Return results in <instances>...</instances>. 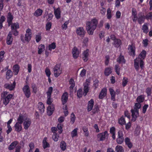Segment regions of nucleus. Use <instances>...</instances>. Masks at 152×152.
I'll list each match as a JSON object with an SVG mask.
<instances>
[{
  "mask_svg": "<svg viewBox=\"0 0 152 152\" xmlns=\"http://www.w3.org/2000/svg\"><path fill=\"white\" fill-rule=\"evenodd\" d=\"M80 53V50H79L76 47H75L73 48L72 50V53L74 58H77L79 56Z\"/></svg>",
  "mask_w": 152,
  "mask_h": 152,
  "instance_id": "14",
  "label": "nucleus"
},
{
  "mask_svg": "<svg viewBox=\"0 0 152 152\" xmlns=\"http://www.w3.org/2000/svg\"><path fill=\"white\" fill-rule=\"evenodd\" d=\"M47 138L45 137L44 138L42 141L43 148L44 149H45L47 148L50 147V144L47 141Z\"/></svg>",
  "mask_w": 152,
  "mask_h": 152,
  "instance_id": "25",
  "label": "nucleus"
},
{
  "mask_svg": "<svg viewBox=\"0 0 152 152\" xmlns=\"http://www.w3.org/2000/svg\"><path fill=\"white\" fill-rule=\"evenodd\" d=\"M59 135L57 134L56 133H54L52 135V139L54 141H57L58 140Z\"/></svg>",
  "mask_w": 152,
  "mask_h": 152,
  "instance_id": "50",
  "label": "nucleus"
},
{
  "mask_svg": "<svg viewBox=\"0 0 152 152\" xmlns=\"http://www.w3.org/2000/svg\"><path fill=\"white\" fill-rule=\"evenodd\" d=\"M84 133V135L85 136L87 137L88 136L89 133L88 131V129L86 127H82Z\"/></svg>",
  "mask_w": 152,
  "mask_h": 152,
  "instance_id": "48",
  "label": "nucleus"
},
{
  "mask_svg": "<svg viewBox=\"0 0 152 152\" xmlns=\"http://www.w3.org/2000/svg\"><path fill=\"white\" fill-rule=\"evenodd\" d=\"M98 21L96 18H93L90 21L87 22L86 23V29L89 35H93L94 30L96 29Z\"/></svg>",
  "mask_w": 152,
  "mask_h": 152,
  "instance_id": "2",
  "label": "nucleus"
},
{
  "mask_svg": "<svg viewBox=\"0 0 152 152\" xmlns=\"http://www.w3.org/2000/svg\"><path fill=\"white\" fill-rule=\"evenodd\" d=\"M54 110V105L52 104L48 106L47 108V113L49 115H52Z\"/></svg>",
  "mask_w": 152,
  "mask_h": 152,
  "instance_id": "19",
  "label": "nucleus"
},
{
  "mask_svg": "<svg viewBox=\"0 0 152 152\" xmlns=\"http://www.w3.org/2000/svg\"><path fill=\"white\" fill-rule=\"evenodd\" d=\"M45 46L43 44H40L38 46V54H41L45 50Z\"/></svg>",
  "mask_w": 152,
  "mask_h": 152,
  "instance_id": "27",
  "label": "nucleus"
},
{
  "mask_svg": "<svg viewBox=\"0 0 152 152\" xmlns=\"http://www.w3.org/2000/svg\"><path fill=\"white\" fill-rule=\"evenodd\" d=\"M53 88L52 87H49L47 91L46 92V94L47 96L49 97H51L52 92L53 91Z\"/></svg>",
  "mask_w": 152,
  "mask_h": 152,
  "instance_id": "42",
  "label": "nucleus"
},
{
  "mask_svg": "<svg viewBox=\"0 0 152 152\" xmlns=\"http://www.w3.org/2000/svg\"><path fill=\"white\" fill-rule=\"evenodd\" d=\"M22 90L26 97L27 98L30 97L31 92L29 86L28 85L24 86L22 88Z\"/></svg>",
  "mask_w": 152,
  "mask_h": 152,
  "instance_id": "11",
  "label": "nucleus"
},
{
  "mask_svg": "<svg viewBox=\"0 0 152 152\" xmlns=\"http://www.w3.org/2000/svg\"><path fill=\"white\" fill-rule=\"evenodd\" d=\"M94 102V101L93 99H91L88 101L87 106V109L88 111H90L92 109Z\"/></svg>",
  "mask_w": 152,
  "mask_h": 152,
  "instance_id": "22",
  "label": "nucleus"
},
{
  "mask_svg": "<svg viewBox=\"0 0 152 152\" xmlns=\"http://www.w3.org/2000/svg\"><path fill=\"white\" fill-rule=\"evenodd\" d=\"M32 36V32L30 28H28L26 31V32L24 37L23 35L20 36V39L22 42H29L30 41Z\"/></svg>",
  "mask_w": 152,
  "mask_h": 152,
  "instance_id": "5",
  "label": "nucleus"
},
{
  "mask_svg": "<svg viewBox=\"0 0 152 152\" xmlns=\"http://www.w3.org/2000/svg\"><path fill=\"white\" fill-rule=\"evenodd\" d=\"M131 112L132 113V120L133 121H135L136 120L137 118L139 115V111L137 110L134 109L131 110Z\"/></svg>",
  "mask_w": 152,
  "mask_h": 152,
  "instance_id": "15",
  "label": "nucleus"
},
{
  "mask_svg": "<svg viewBox=\"0 0 152 152\" xmlns=\"http://www.w3.org/2000/svg\"><path fill=\"white\" fill-rule=\"evenodd\" d=\"M18 142L15 141L12 143L9 146L8 148L9 150H12L16 147V145H18Z\"/></svg>",
  "mask_w": 152,
  "mask_h": 152,
  "instance_id": "32",
  "label": "nucleus"
},
{
  "mask_svg": "<svg viewBox=\"0 0 152 152\" xmlns=\"http://www.w3.org/2000/svg\"><path fill=\"white\" fill-rule=\"evenodd\" d=\"M45 73L46 76L48 77H50V75L51 74V71L50 69L48 68H46L45 69Z\"/></svg>",
  "mask_w": 152,
  "mask_h": 152,
  "instance_id": "52",
  "label": "nucleus"
},
{
  "mask_svg": "<svg viewBox=\"0 0 152 152\" xmlns=\"http://www.w3.org/2000/svg\"><path fill=\"white\" fill-rule=\"evenodd\" d=\"M118 122L121 125H123L126 123V121L124 116L121 117L120 119H118Z\"/></svg>",
  "mask_w": 152,
  "mask_h": 152,
  "instance_id": "41",
  "label": "nucleus"
},
{
  "mask_svg": "<svg viewBox=\"0 0 152 152\" xmlns=\"http://www.w3.org/2000/svg\"><path fill=\"white\" fill-rule=\"evenodd\" d=\"M31 88L33 89V92L34 93H37V89L35 85V84L32 85Z\"/></svg>",
  "mask_w": 152,
  "mask_h": 152,
  "instance_id": "64",
  "label": "nucleus"
},
{
  "mask_svg": "<svg viewBox=\"0 0 152 152\" xmlns=\"http://www.w3.org/2000/svg\"><path fill=\"white\" fill-rule=\"evenodd\" d=\"M53 75L56 77H57L63 73V69L61 64H56L53 69Z\"/></svg>",
  "mask_w": 152,
  "mask_h": 152,
  "instance_id": "6",
  "label": "nucleus"
},
{
  "mask_svg": "<svg viewBox=\"0 0 152 152\" xmlns=\"http://www.w3.org/2000/svg\"><path fill=\"white\" fill-rule=\"evenodd\" d=\"M125 144L126 145L128 146V147L129 148H132L133 145L132 143L131 142L130 139L128 137H126L125 139Z\"/></svg>",
  "mask_w": 152,
  "mask_h": 152,
  "instance_id": "30",
  "label": "nucleus"
},
{
  "mask_svg": "<svg viewBox=\"0 0 152 152\" xmlns=\"http://www.w3.org/2000/svg\"><path fill=\"white\" fill-rule=\"evenodd\" d=\"M78 129L77 127H76L71 132V136L72 138H74L75 137H77L78 136L77 131Z\"/></svg>",
  "mask_w": 152,
  "mask_h": 152,
  "instance_id": "29",
  "label": "nucleus"
},
{
  "mask_svg": "<svg viewBox=\"0 0 152 152\" xmlns=\"http://www.w3.org/2000/svg\"><path fill=\"white\" fill-rule=\"evenodd\" d=\"M66 143L64 141H62L60 144V147L62 151H65L66 149Z\"/></svg>",
  "mask_w": 152,
  "mask_h": 152,
  "instance_id": "40",
  "label": "nucleus"
},
{
  "mask_svg": "<svg viewBox=\"0 0 152 152\" xmlns=\"http://www.w3.org/2000/svg\"><path fill=\"white\" fill-rule=\"evenodd\" d=\"M86 71L85 69H83L81 71L80 73V75L81 76L83 77L85 76L86 73Z\"/></svg>",
  "mask_w": 152,
  "mask_h": 152,
  "instance_id": "63",
  "label": "nucleus"
},
{
  "mask_svg": "<svg viewBox=\"0 0 152 152\" xmlns=\"http://www.w3.org/2000/svg\"><path fill=\"white\" fill-rule=\"evenodd\" d=\"M13 41V38L12 37V34L10 31L8 34L6 39V43L7 45L12 44Z\"/></svg>",
  "mask_w": 152,
  "mask_h": 152,
  "instance_id": "21",
  "label": "nucleus"
},
{
  "mask_svg": "<svg viewBox=\"0 0 152 152\" xmlns=\"http://www.w3.org/2000/svg\"><path fill=\"white\" fill-rule=\"evenodd\" d=\"M76 32L77 35L82 36H84L85 34V31L83 27L77 28Z\"/></svg>",
  "mask_w": 152,
  "mask_h": 152,
  "instance_id": "20",
  "label": "nucleus"
},
{
  "mask_svg": "<svg viewBox=\"0 0 152 152\" xmlns=\"http://www.w3.org/2000/svg\"><path fill=\"white\" fill-rule=\"evenodd\" d=\"M20 116V114H19L17 119L18 121L16 123L14 126L15 131L17 132H20V131H22L23 129V127L22 126V121H21L19 120V118Z\"/></svg>",
  "mask_w": 152,
  "mask_h": 152,
  "instance_id": "9",
  "label": "nucleus"
},
{
  "mask_svg": "<svg viewBox=\"0 0 152 152\" xmlns=\"http://www.w3.org/2000/svg\"><path fill=\"white\" fill-rule=\"evenodd\" d=\"M16 83L15 81H14L12 83H6L4 85V87L10 91L13 90L15 87Z\"/></svg>",
  "mask_w": 152,
  "mask_h": 152,
  "instance_id": "17",
  "label": "nucleus"
},
{
  "mask_svg": "<svg viewBox=\"0 0 152 152\" xmlns=\"http://www.w3.org/2000/svg\"><path fill=\"white\" fill-rule=\"evenodd\" d=\"M144 98H145L143 95H140V96H138L137 99V101L140 103L142 102L143 101Z\"/></svg>",
  "mask_w": 152,
  "mask_h": 152,
  "instance_id": "46",
  "label": "nucleus"
},
{
  "mask_svg": "<svg viewBox=\"0 0 152 152\" xmlns=\"http://www.w3.org/2000/svg\"><path fill=\"white\" fill-rule=\"evenodd\" d=\"M108 137L109 134L107 131H105V132L99 133L97 135V139L99 141L104 140L106 138H107Z\"/></svg>",
  "mask_w": 152,
  "mask_h": 152,
  "instance_id": "10",
  "label": "nucleus"
},
{
  "mask_svg": "<svg viewBox=\"0 0 152 152\" xmlns=\"http://www.w3.org/2000/svg\"><path fill=\"white\" fill-rule=\"evenodd\" d=\"M128 82V79L127 77H124L122 80V85L123 87H125Z\"/></svg>",
  "mask_w": 152,
  "mask_h": 152,
  "instance_id": "43",
  "label": "nucleus"
},
{
  "mask_svg": "<svg viewBox=\"0 0 152 152\" xmlns=\"http://www.w3.org/2000/svg\"><path fill=\"white\" fill-rule=\"evenodd\" d=\"M117 61L119 63H125V60L123 56L120 55L117 59Z\"/></svg>",
  "mask_w": 152,
  "mask_h": 152,
  "instance_id": "37",
  "label": "nucleus"
},
{
  "mask_svg": "<svg viewBox=\"0 0 152 152\" xmlns=\"http://www.w3.org/2000/svg\"><path fill=\"white\" fill-rule=\"evenodd\" d=\"M89 50L88 49H86V50L83 52L82 58L84 61H87L89 55Z\"/></svg>",
  "mask_w": 152,
  "mask_h": 152,
  "instance_id": "16",
  "label": "nucleus"
},
{
  "mask_svg": "<svg viewBox=\"0 0 152 152\" xmlns=\"http://www.w3.org/2000/svg\"><path fill=\"white\" fill-rule=\"evenodd\" d=\"M124 141V138L123 132L122 131H119L118 132V137L116 140L118 144H121Z\"/></svg>",
  "mask_w": 152,
  "mask_h": 152,
  "instance_id": "13",
  "label": "nucleus"
},
{
  "mask_svg": "<svg viewBox=\"0 0 152 152\" xmlns=\"http://www.w3.org/2000/svg\"><path fill=\"white\" fill-rule=\"evenodd\" d=\"M13 96L12 94H9L7 91L3 92L1 94V97L4 104L5 105H7Z\"/></svg>",
  "mask_w": 152,
  "mask_h": 152,
  "instance_id": "4",
  "label": "nucleus"
},
{
  "mask_svg": "<svg viewBox=\"0 0 152 152\" xmlns=\"http://www.w3.org/2000/svg\"><path fill=\"white\" fill-rule=\"evenodd\" d=\"M20 67L18 64H15L13 67V72L15 75H16L19 71Z\"/></svg>",
  "mask_w": 152,
  "mask_h": 152,
  "instance_id": "31",
  "label": "nucleus"
},
{
  "mask_svg": "<svg viewBox=\"0 0 152 152\" xmlns=\"http://www.w3.org/2000/svg\"><path fill=\"white\" fill-rule=\"evenodd\" d=\"M109 90L110 94L111 95V99L112 100H115V93L113 89L112 88H110L109 89Z\"/></svg>",
  "mask_w": 152,
  "mask_h": 152,
  "instance_id": "28",
  "label": "nucleus"
},
{
  "mask_svg": "<svg viewBox=\"0 0 152 152\" xmlns=\"http://www.w3.org/2000/svg\"><path fill=\"white\" fill-rule=\"evenodd\" d=\"M128 52L130 55L134 56L135 55V45L133 43L129 45L128 47Z\"/></svg>",
  "mask_w": 152,
  "mask_h": 152,
  "instance_id": "12",
  "label": "nucleus"
},
{
  "mask_svg": "<svg viewBox=\"0 0 152 152\" xmlns=\"http://www.w3.org/2000/svg\"><path fill=\"white\" fill-rule=\"evenodd\" d=\"M69 23V21H66L64 24L62 26V28L63 29H66L67 28V25Z\"/></svg>",
  "mask_w": 152,
  "mask_h": 152,
  "instance_id": "54",
  "label": "nucleus"
},
{
  "mask_svg": "<svg viewBox=\"0 0 152 152\" xmlns=\"http://www.w3.org/2000/svg\"><path fill=\"white\" fill-rule=\"evenodd\" d=\"M137 12L136 10H132V17H133L132 19L134 22H136L138 20V22L140 23H142L144 21L145 17L143 16H141L137 18L136 15Z\"/></svg>",
  "mask_w": 152,
  "mask_h": 152,
  "instance_id": "7",
  "label": "nucleus"
},
{
  "mask_svg": "<svg viewBox=\"0 0 152 152\" xmlns=\"http://www.w3.org/2000/svg\"><path fill=\"white\" fill-rule=\"evenodd\" d=\"M77 95L79 98L81 97L82 96L83 91L82 89H79L77 91Z\"/></svg>",
  "mask_w": 152,
  "mask_h": 152,
  "instance_id": "60",
  "label": "nucleus"
},
{
  "mask_svg": "<svg viewBox=\"0 0 152 152\" xmlns=\"http://www.w3.org/2000/svg\"><path fill=\"white\" fill-rule=\"evenodd\" d=\"M43 12L42 10H36L34 15L36 16H39L42 15V12Z\"/></svg>",
  "mask_w": 152,
  "mask_h": 152,
  "instance_id": "51",
  "label": "nucleus"
},
{
  "mask_svg": "<svg viewBox=\"0 0 152 152\" xmlns=\"http://www.w3.org/2000/svg\"><path fill=\"white\" fill-rule=\"evenodd\" d=\"M75 120L76 116L75 114L73 113H71L70 116V123L72 124H73Z\"/></svg>",
  "mask_w": 152,
  "mask_h": 152,
  "instance_id": "36",
  "label": "nucleus"
},
{
  "mask_svg": "<svg viewBox=\"0 0 152 152\" xmlns=\"http://www.w3.org/2000/svg\"><path fill=\"white\" fill-rule=\"evenodd\" d=\"M54 14L56 18L59 19L61 17V11L60 10H56L54 11Z\"/></svg>",
  "mask_w": 152,
  "mask_h": 152,
  "instance_id": "38",
  "label": "nucleus"
},
{
  "mask_svg": "<svg viewBox=\"0 0 152 152\" xmlns=\"http://www.w3.org/2000/svg\"><path fill=\"white\" fill-rule=\"evenodd\" d=\"M69 83L70 85L69 87L70 89L72 90L75 86V81L72 79H71L69 80Z\"/></svg>",
  "mask_w": 152,
  "mask_h": 152,
  "instance_id": "44",
  "label": "nucleus"
},
{
  "mask_svg": "<svg viewBox=\"0 0 152 152\" xmlns=\"http://www.w3.org/2000/svg\"><path fill=\"white\" fill-rule=\"evenodd\" d=\"M41 39V36L40 34H38L36 36V41L37 42H39Z\"/></svg>",
  "mask_w": 152,
  "mask_h": 152,
  "instance_id": "58",
  "label": "nucleus"
},
{
  "mask_svg": "<svg viewBox=\"0 0 152 152\" xmlns=\"http://www.w3.org/2000/svg\"><path fill=\"white\" fill-rule=\"evenodd\" d=\"M12 75V73L10 69H8L6 72V77L7 79H10Z\"/></svg>",
  "mask_w": 152,
  "mask_h": 152,
  "instance_id": "39",
  "label": "nucleus"
},
{
  "mask_svg": "<svg viewBox=\"0 0 152 152\" xmlns=\"http://www.w3.org/2000/svg\"><path fill=\"white\" fill-rule=\"evenodd\" d=\"M5 54V52L3 50H2L0 52V61H3V58L4 57V55Z\"/></svg>",
  "mask_w": 152,
  "mask_h": 152,
  "instance_id": "61",
  "label": "nucleus"
},
{
  "mask_svg": "<svg viewBox=\"0 0 152 152\" xmlns=\"http://www.w3.org/2000/svg\"><path fill=\"white\" fill-rule=\"evenodd\" d=\"M12 31H13L14 29H17L19 28V24L18 23H14L11 24V26Z\"/></svg>",
  "mask_w": 152,
  "mask_h": 152,
  "instance_id": "34",
  "label": "nucleus"
},
{
  "mask_svg": "<svg viewBox=\"0 0 152 152\" xmlns=\"http://www.w3.org/2000/svg\"><path fill=\"white\" fill-rule=\"evenodd\" d=\"M52 23L50 22H48L46 24V30H49L51 28Z\"/></svg>",
  "mask_w": 152,
  "mask_h": 152,
  "instance_id": "55",
  "label": "nucleus"
},
{
  "mask_svg": "<svg viewBox=\"0 0 152 152\" xmlns=\"http://www.w3.org/2000/svg\"><path fill=\"white\" fill-rule=\"evenodd\" d=\"M57 127L58 129L59 130V133H61L62 132V127L61 124H58L57 125Z\"/></svg>",
  "mask_w": 152,
  "mask_h": 152,
  "instance_id": "62",
  "label": "nucleus"
},
{
  "mask_svg": "<svg viewBox=\"0 0 152 152\" xmlns=\"http://www.w3.org/2000/svg\"><path fill=\"white\" fill-rule=\"evenodd\" d=\"M19 120L22 121L24 129L25 130L28 129L31 124V119L28 118L26 114L24 113L20 114Z\"/></svg>",
  "mask_w": 152,
  "mask_h": 152,
  "instance_id": "3",
  "label": "nucleus"
},
{
  "mask_svg": "<svg viewBox=\"0 0 152 152\" xmlns=\"http://www.w3.org/2000/svg\"><path fill=\"white\" fill-rule=\"evenodd\" d=\"M115 71L117 74L119 75L120 74V68L118 65H115Z\"/></svg>",
  "mask_w": 152,
  "mask_h": 152,
  "instance_id": "56",
  "label": "nucleus"
},
{
  "mask_svg": "<svg viewBox=\"0 0 152 152\" xmlns=\"http://www.w3.org/2000/svg\"><path fill=\"white\" fill-rule=\"evenodd\" d=\"M115 150L117 152H124V148L122 146L117 145L115 147Z\"/></svg>",
  "mask_w": 152,
  "mask_h": 152,
  "instance_id": "45",
  "label": "nucleus"
},
{
  "mask_svg": "<svg viewBox=\"0 0 152 152\" xmlns=\"http://www.w3.org/2000/svg\"><path fill=\"white\" fill-rule=\"evenodd\" d=\"M107 89L106 88H103L101 91L99 95V99H102L106 96L107 94Z\"/></svg>",
  "mask_w": 152,
  "mask_h": 152,
  "instance_id": "23",
  "label": "nucleus"
},
{
  "mask_svg": "<svg viewBox=\"0 0 152 152\" xmlns=\"http://www.w3.org/2000/svg\"><path fill=\"white\" fill-rule=\"evenodd\" d=\"M56 47V45L55 43L53 42L49 45L48 46L49 50H52V49H54Z\"/></svg>",
  "mask_w": 152,
  "mask_h": 152,
  "instance_id": "47",
  "label": "nucleus"
},
{
  "mask_svg": "<svg viewBox=\"0 0 152 152\" xmlns=\"http://www.w3.org/2000/svg\"><path fill=\"white\" fill-rule=\"evenodd\" d=\"M29 147L30 148V149L28 152H32V151L34 148V144L33 143L31 142L29 145Z\"/></svg>",
  "mask_w": 152,
  "mask_h": 152,
  "instance_id": "53",
  "label": "nucleus"
},
{
  "mask_svg": "<svg viewBox=\"0 0 152 152\" xmlns=\"http://www.w3.org/2000/svg\"><path fill=\"white\" fill-rule=\"evenodd\" d=\"M13 18V16L12 15L11 13L9 12L8 14L7 17V21L9 26H10Z\"/></svg>",
  "mask_w": 152,
  "mask_h": 152,
  "instance_id": "35",
  "label": "nucleus"
},
{
  "mask_svg": "<svg viewBox=\"0 0 152 152\" xmlns=\"http://www.w3.org/2000/svg\"><path fill=\"white\" fill-rule=\"evenodd\" d=\"M112 68L110 67L106 68L104 72L105 75L106 76H108L112 73Z\"/></svg>",
  "mask_w": 152,
  "mask_h": 152,
  "instance_id": "33",
  "label": "nucleus"
},
{
  "mask_svg": "<svg viewBox=\"0 0 152 152\" xmlns=\"http://www.w3.org/2000/svg\"><path fill=\"white\" fill-rule=\"evenodd\" d=\"M142 30L143 32L145 33H147L148 32V28L146 24H144V25L142 26Z\"/></svg>",
  "mask_w": 152,
  "mask_h": 152,
  "instance_id": "49",
  "label": "nucleus"
},
{
  "mask_svg": "<svg viewBox=\"0 0 152 152\" xmlns=\"http://www.w3.org/2000/svg\"><path fill=\"white\" fill-rule=\"evenodd\" d=\"M146 52L145 50H142L139 54L138 58H137L134 60V66L137 70H138L140 64V67L142 69L144 63L143 59L145 58L146 56Z\"/></svg>",
  "mask_w": 152,
  "mask_h": 152,
  "instance_id": "1",
  "label": "nucleus"
},
{
  "mask_svg": "<svg viewBox=\"0 0 152 152\" xmlns=\"http://www.w3.org/2000/svg\"><path fill=\"white\" fill-rule=\"evenodd\" d=\"M68 94L66 92L64 93L62 95L61 97V101L63 104H64L67 102L68 100Z\"/></svg>",
  "mask_w": 152,
  "mask_h": 152,
  "instance_id": "18",
  "label": "nucleus"
},
{
  "mask_svg": "<svg viewBox=\"0 0 152 152\" xmlns=\"http://www.w3.org/2000/svg\"><path fill=\"white\" fill-rule=\"evenodd\" d=\"M91 81V78L87 79L83 84V94L85 96L86 95L87 93L89 91V86Z\"/></svg>",
  "mask_w": 152,
  "mask_h": 152,
  "instance_id": "8",
  "label": "nucleus"
},
{
  "mask_svg": "<svg viewBox=\"0 0 152 152\" xmlns=\"http://www.w3.org/2000/svg\"><path fill=\"white\" fill-rule=\"evenodd\" d=\"M141 104L140 103L138 102V103H136L135 104L134 108L137 111H139V109L141 107Z\"/></svg>",
  "mask_w": 152,
  "mask_h": 152,
  "instance_id": "59",
  "label": "nucleus"
},
{
  "mask_svg": "<svg viewBox=\"0 0 152 152\" xmlns=\"http://www.w3.org/2000/svg\"><path fill=\"white\" fill-rule=\"evenodd\" d=\"M53 101V99L51 97H47V100L46 101V103L48 104L51 105L52 102Z\"/></svg>",
  "mask_w": 152,
  "mask_h": 152,
  "instance_id": "57",
  "label": "nucleus"
},
{
  "mask_svg": "<svg viewBox=\"0 0 152 152\" xmlns=\"http://www.w3.org/2000/svg\"><path fill=\"white\" fill-rule=\"evenodd\" d=\"M121 44V41L118 39H115L113 42V45L115 47H118Z\"/></svg>",
  "mask_w": 152,
  "mask_h": 152,
  "instance_id": "26",
  "label": "nucleus"
},
{
  "mask_svg": "<svg viewBox=\"0 0 152 152\" xmlns=\"http://www.w3.org/2000/svg\"><path fill=\"white\" fill-rule=\"evenodd\" d=\"M38 108L41 113H43L45 111V107L43 103L39 102L38 104Z\"/></svg>",
  "mask_w": 152,
  "mask_h": 152,
  "instance_id": "24",
  "label": "nucleus"
}]
</instances>
